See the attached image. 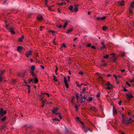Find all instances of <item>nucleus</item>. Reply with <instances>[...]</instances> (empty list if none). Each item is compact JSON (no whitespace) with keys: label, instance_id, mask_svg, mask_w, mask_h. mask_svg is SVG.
Wrapping results in <instances>:
<instances>
[{"label":"nucleus","instance_id":"nucleus-1","mask_svg":"<svg viewBox=\"0 0 134 134\" xmlns=\"http://www.w3.org/2000/svg\"><path fill=\"white\" fill-rule=\"evenodd\" d=\"M5 26L6 28L10 32L11 34H14L15 32L14 30V29L9 26L8 24L6 25Z\"/></svg>","mask_w":134,"mask_h":134},{"label":"nucleus","instance_id":"nucleus-2","mask_svg":"<svg viewBox=\"0 0 134 134\" xmlns=\"http://www.w3.org/2000/svg\"><path fill=\"white\" fill-rule=\"evenodd\" d=\"M7 111L6 110H3V108H1L0 110V116L3 117L6 114Z\"/></svg>","mask_w":134,"mask_h":134},{"label":"nucleus","instance_id":"nucleus-3","mask_svg":"<svg viewBox=\"0 0 134 134\" xmlns=\"http://www.w3.org/2000/svg\"><path fill=\"white\" fill-rule=\"evenodd\" d=\"M110 55H113L112 57H111L112 62H115L117 59V57L115 56V54L114 53H111Z\"/></svg>","mask_w":134,"mask_h":134},{"label":"nucleus","instance_id":"nucleus-4","mask_svg":"<svg viewBox=\"0 0 134 134\" xmlns=\"http://www.w3.org/2000/svg\"><path fill=\"white\" fill-rule=\"evenodd\" d=\"M58 110L57 108H54L52 110V112L53 114H55L56 115H58V114H60V113H56V112H57Z\"/></svg>","mask_w":134,"mask_h":134},{"label":"nucleus","instance_id":"nucleus-5","mask_svg":"<svg viewBox=\"0 0 134 134\" xmlns=\"http://www.w3.org/2000/svg\"><path fill=\"white\" fill-rule=\"evenodd\" d=\"M64 82L65 83V86L66 87V88H69V85L67 83V81L66 80V78L65 77H64Z\"/></svg>","mask_w":134,"mask_h":134},{"label":"nucleus","instance_id":"nucleus-6","mask_svg":"<svg viewBox=\"0 0 134 134\" xmlns=\"http://www.w3.org/2000/svg\"><path fill=\"white\" fill-rule=\"evenodd\" d=\"M106 18V17L105 16L103 17L102 18L98 17L96 19L98 21H100V20H102L105 19Z\"/></svg>","mask_w":134,"mask_h":134},{"label":"nucleus","instance_id":"nucleus-7","mask_svg":"<svg viewBox=\"0 0 134 134\" xmlns=\"http://www.w3.org/2000/svg\"><path fill=\"white\" fill-rule=\"evenodd\" d=\"M32 55V51L31 50L27 52L26 53L25 55L27 57H29V56Z\"/></svg>","mask_w":134,"mask_h":134},{"label":"nucleus","instance_id":"nucleus-8","mask_svg":"<svg viewBox=\"0 0 134 134\" xmlns=\"http://www.w3.org/2000/svg\"><path fill=\"white\" fill-rule=\"evenodd\" d=\"M126 96L128 99H130V98H133L134 97L132 96V94H126Z\"/></svg>","mask_w":134,"mask_h":134},{"label":"nucleus","instance_id":"nucleus-9","mask_svg":"<svg viewBox=\"0 0 134 134\" xmlns=\"http://www.w3.org/2000/svg\"><path fill=\"white\" fill-rule=\"evenodd\" d=\"M23 49V47L21 46H19L17 48V50L19 52L21 51Z\"/></svg>","mask_w":134,"mask_h":134},{"label":"nucleus","instance_id":"nucleus-10","mask_svg":"<svg viewBox=\"0 0 134 134\" xmlns=\"http://www.w3.org/2000/svg\"><path fill=\"white\" fill-rule=\"evenodd\" d=\"M30 73L31 75H32L33 77H36V75L34 71H30Z\"/></svg>","mask_w":134,"mask_h":134},{"label":"nucleus","instance_id":"nucleus-11","mask_svg":"<svg viewBox=\"0 0 134 134\" xmlns=\"http://www.w3.org/2000/svg\"><path fill=\"white\" fill-rule=\"evenodd\" d=\"M43 19L42 16L38 15L37 17V20L40 21H41Z\"/></svg>","mask_w":134,"mask_h":134},{"label":"nucleus","instance_id":"nucleus-12","mask_svg":"<svg viewBox=\"0 0 134 134\" xmlns=\"http://www.w3.org/2000/svg\"><path fill=\"white\" fill-rule=\"evenodd\" d=\"M73 28H71L70 29L66 31V33L67 34H69L73 30Z\"/></svg>","mask_w":134,"mask_h":134},{"label":"nucleus","instance_id":"nucleus-13","mask_svg":"<svg viewBox=\"0 0 134 134\" xmlns=\"http://www.w3.org/2000/svg\"><path fill=\"white\" fill-rule=\"evenodd\" d=\"M24 36L22 35L20 38L18 39V41L19 42H21L23 41V40L24 38Z\"/></svg>","mask_w":134,"mask_h":134},{"label":"nucleus","instance_id":"nucleus-14","mask_svg":"<svg viewBox=\"0 0 134 134\" xmlns=\"http://www.w3.org/2000/svg\"><path fill=\"white\" fill-rule=\"evenodd\" d=\"M35 69V65H33L31 66V70L30 71H34Z\"/></svg>","mask_w":134,"mask_h":134},{"label":"nucleus","instance_id":"nucleus-15","mask_svg":"<svg viewBox=\"0 0 134 134\" xmlns=\"http://www.w3.org/2000/svg\"><path fill=\"white\" fill-rule=\"evenodd\" d=\"M124 0H122L121 1V2L120 1H118L117 3H118L119 5H123L124 4Z\"/></svg>","mask_w":134,"mask_h":134},{"label":"nucleus","instance_id":"nucleus-16","mask_svg":"<svg viewBox=\"0 0 134 134\" xmlns=\"http://www.w3.org/2000/svg\"><path fill=\"white\" fill-rule=\"evenodd\" d=\"M68 9L70 10L71 11H72V12L74 11V10H73V7L72 5H70L68 8Z\"/></svg>","mask_w":134,"mask_h":134},{"label":"nucleus","instance_id":"nucleus-17","mask_svg":"<svg viewBox=\"0 0 134 134\" xmlns=\"http://www.w3.org/2000/svg\"><path fill=\"white\" fill-rule=\"evenodd\" d=\"M90 109L91 110H93L94 111L96 112L97 109L96 108L93 106H92L90 107Z\"/></svg>","mask_w":134,"mask_h":134},{"label":"nucleus","instance_id":"nucleus-18","mask_svg":"<svg viewBox=\"0 0 134 134\" xmlns=\"http://www.w3.org/2000/svg\"><path fill=\"white\" fill-rule=\"evenodd\" d=\"M75 12H77L78 11V9L76 5L74 6V8L73 10Z\"/></svg>","mask_w":134,"mask_h":134},{"label":"nucleus","instance_id":"nucleus-19","mask_svg":"<svg viewBox=\"0 0 134 134\" xmlns=\"http://www.w3.org/2000/svg\"><path fill=\"white\" fill-rule=\"evenodd\" d=\"M7 118V117L6 116H4L3 118H2L1 119V120L2 122H4L5 120H6Z\"/></svg>","mask_w":134,"mask_h":134},{"label":"nucleus","instance_id":"nucleus-20","mask_svg":"<svg viewBox=\"0 0 134 134\" xmlns=\"http://www.w3.org/2000/svg\"><path fill=\"white\" fill-rule=\"evenodd\" d=\"M133 122V121L132 120L131 122L130 121H127V122H126V123H125V124L126 125H127L129 124H130L132 122Z\"/></svg>","mask_w":134,"mask_h":134},{"label":"nucleus","instance_id":"nucleus-21","mask_svg":"<svg viewBox=\"0 0 134 134\" xmlns=\"http://www.w3.org/2000/svg\"><path fill=\"white\" fill-rule=\"evenodd\" d=\"M107 87H106V88L108 90H110L111 88H113V86H108Z\"/></svg>","mask_w":134,"mask_h":134},{"label":"nucleus","instance_id":"nucleus-22","mask_svg":"<svg viewBox=\"0 0 134 134\" xmlns=\"http://www.w3.org/2000/svg\"><path fill=\"white\" fill-rule=\"evenodd\" d=\"M34 83L35 84L38 83V79H37V78L36 77H35L34 79Z\"/></svg>","mask_w":134,"mask_h":134},{"label":"nucleus","instance_id":"nucleus-23","mask_svg":"<svg viewBox=\"0 0 134 134\" xmlns=\"http://www.w3.org/2000/svg\"><path fill=\"white\" fill-rule=\"evenodd\" d=\"M113 113L115 114H116L117 113L116 109H115V107L114 106H113Z\"/></svg>","mask_w":134,"mask_h":134},{"label":"nucleus","instance_id":"nucleus-24","mask_svg":"<svg viewBox=\"0 0 134 134\" xmlns=\"http://www.w3.org/2000/svg\"><path fill=\"white\" fill-rule=\"evenodd\" d=\"M108 27L106 26H103L102 27V30L104 31H106L107 30Z\"/></svg>","mask_w":134,"mask_h":134},{"label":"nucleus","instance_id":"nucleus-25","mask_svg":"<svg viewBox=\"0 0 134 134\" xmlns=\"http://www.w3.org/2000/svg\"><path fill=\"white\" fill-rule=\"evenodd\" d=\"M92 98L91 97L88 98V99H86V100H87L88 101H89V102L92 101Z\"/></svg>","mask_w":134,"mask_h":134},{"label":"nucleus","instance_id":"nucleus-26","mask_svg":"<svg viewBox=\"0 0 134 134\" xmlns=\"http://www.w3.org/2000/svg\"><path fill=\"white\" fill-rule=\"evenodd\" d=\"M68 24V23L67 22H65L64 24V25L63 26V27L64 28V29L66 27V26Z\"/></svg>","mask_w":134,"mask_h":134},{"label":"nucleus","instance_id":"nucleus-27","mask_svg":"<svg viewBox=\"0 0 134 134\" xmlns=\"http://www.w3.org/2000/svg\"><path fill=\"white\" fill-rule=\"evenodd\" d=\"M48 32H52V34H52L53 35V36L54 35L55 33V31H54V30L52 31V30H50L48 31Z\"/></svg>","mask_w":134,"mask_h":134},{"label":"nucleus","instance_id":"nucleus-28","mask_svg":"<svg viewBox=\"0 0 134 134\" xmlns=\"http://www.w3.org/2000/svg\"><path fill=\"white\" fill-rule=\"evenodd\" d=\"M55 67H56V69L55 70V74L56 75H57L58 73H57V70H58V66H55Z\"/></svg>","mask_w":134,"mask_h":134},{"label":"nucleus","instance_id":"nucleus-29","mask_svg":"<svg viewBox=\"0 0 134 134\" xmlns=\"http://www.w3.org/2000/svg\"><path fill=\"white\" fill-rule=\"evenodd\" d=\"M109 55L108 54H106V55L103 56V58H104L108 59L109 58Z\"/></svg>","mask_w":134,"mask_h":134},{"label":"nucleus","instance_id":"nucleus-30","mask_svg":"<svg viewBox=\"0 0 134 134\" xmlns=\"http://www.w3.org/2000/svg\"><path fill=\"white\" fill-rule=\"evenodd\" d=\"M33 79H28V81L29 83H30L31 82H33Z\"/></svg>","mask_w":134,"mask_h":134},{"label":"nucleus","instance_id":"nucleus-31","mask_svg":"<svg viewBox=\"0 0 134 134\" xmlns=\"http://www.w3.org/2000/svg\"><path fill=\"white\" fill-rule=\"evenodd\" d=\"M86 88H84L82 90V92H81V93H85V92L86 91Z\"/></svg>","mask_w":134,"mask_h":134},{"label":"nucleus","instance_id":"nucleus-32","mask_svg":"<svg viewBox=\"0 0 134 134\" xmlns=\"http://www.w3.org/2000/svg\"><path fill=\"white\" fill-rule=\"evenodd\" d=\"M122 87L123 88V91L124 92H126L128 91V90L126 89V88L125 87Z\"/></svg>","mask_w":134,"mask_h":134},{"label":"nucleus","instance_id":"nucleus-33","mask_svg":"<svg viewBox=\"0 0 134 134\" xmlns=\"http://www.w3.org/2000/svg\"><path fill=\"white\" fill-rule=\"evenodd\" d=\"M53 80L55 81H58V80L57 79V77H56L55 76H53Z\"/></svg>","mask_w":134,"mask_h":134},{"label":"nucleus","instance_id":"nucleus-34","mask_svg":"<svg viewBox=\"0 0 134 134\" xmlns=\"http://www.w3.org/2000/svg\"><path fill=\"white\" fill-rule=\"evenodd\" d=\"M5 127V126H0V131L3 129Z\"/></svg>","mask_w":134,"mask_h":134},{"label":"nucleus","instance_id":"nucleus-35","mask_svg":"<svg viewBox=\"0 0 134 134\" xmlns=\"http://www.w3.org/2000/svg\"><path fill=\"white\" fill-rule=\"evenodd\" d=\"M134 8V5H132V4L131 3L130 5V7H129V9H131V8Z\"/></svg>","mask_w":134,"mask_h":134},{"label":"nucleus","instance_id":"nucleus-36","mask_svg":"<svg viewBox=\"0 0 134 134\" xmlns=\"http://www.w3.org/2000/svg\"><path fill=\"white\" fill-rule=\"evenodd\" d=\"M102 77L100 76H99L98 78V81L101 80H102Z\"/></svg>","mask_w":134,"mask_h":134},{"label":"nucleus","instance_id":"nucleus-37","mask_svg":"<svg viewBox=\"0 0 134 134\" xmlns=\"http://www.w3.org/2000/svg\"><path fill=\"white\" fill-rule=\"evenodd\" d=\"M56 26H57V28L59 29H61L62 27V25H56Z\"/></svg>","mask_w":134,"mask_h":134},{"label":"nucleus","instance_id":"nucleus-38","mask_svg":"<svg viewBox=\"0 0 134 134\" xmlns=\"http://www.w3.org/2000/svg\"><path fill=\"white\" fill-rule=\"evenodd\" d=\"M106 85L107 86H109H109H113V85H112V84H111L110 82H108L106 84Z\"/></svg>","mask_w":134,"mask_h":134},{"label":"nucleus","instance_id":"nucleus-39","mask_svg":"<svg viewBox=\"0 0 134 134\" xmlns=\"http://www.w3.org/2000/svg\"><path fill=\"white\" fill-rule=\"evenodd\" d=\"M129 13L130 14H132L133 13V11L131 9H130L129 8Z\"/></svg>","mask_w":134,"mask_h":134},{"label":"nucleus","instance_id":"nucleus-40","mask_svg":"<svg viewBox=\"0 0 134 134\" xmlns=\"http://www.w3.org/2000/svg\"><path fill=\"white\" fill-rule=\"evenodd\" d=\"M3 77L2 76H0V83L3 80Z\"/></svg>","mask_w":134,"mask_h":134},{"label":"nucleus","instance_id":"nucleus-41","mask_svg":"<svg viewBox=\"0 0 134 134\" xmlns=\"http://www.w3.org/2000/svg\"><path fill=\"white\" fill-rule=\"evenodd\" d=\"M25 76V73H23L22 74H21V77H22L24 79Z\"/></svg>","mask_w":134,"mask_h":134},{"label":"nucleus","instance_id":"nucleus-42","mask_svg":"<svg viewBox=\"0 0 134 134\" xmlns=\"http://www.w3.org/2000/svg\"><path fill=\"white\" fill-rule=\"evenodd\" d=\"M63 3H65V2H63L60 3H57V4L58 5H62L63 4Z\"/></svg>","mask_w":134,"mask_h":134},{"label":"nucleus","instance_id":"nucleus-43","mask_svg":"<svg viewBox=\"0 0 134 134\" xmlns=\"http://www.w3.org/2000/svg\"><path fill=\"white\" fill-rule=\"evenodd\" d=\"M53 120L54 121H60V120L57 118H55L53 119Z\"/></svg>","mask_w":134,"mask_h":134},{"label":"nucleus","instance_id":"nucleus-44","mask_svg":"<svg viewBox=\"0 0 134 134\" xmlns=\"http://www.w3.org/2000/svg\"><path fill=\"white\" fill-rule=\"evenodd\" d=\"M75 98V97H73L72 98H71V102L73 104H74V98Z\"/></svg>","mask_w":134,"mask_h":134},{"label":"nucleus","instance_id":"nucleus-45","mask_svg":"<svg viewBox=\"0 0 134 134\" xmlns=\"http://www.w3.org/2000/svg\"><path fill=\"white\" fill-rule=\"evenodd\" d=\"M107 65V64L106 63H102L101 64V66H106Z\"/></svg>","mask_w":134,"mask_h":134},{"label":"nucleus","instance_id":"nucleus-46","mask_svg":"<svg viewBox=\"0 0 134 134\" xmlns=\"http://www.w3.org/2000/svg\"><path fill=\"white\" fill-rule=\"evenodd\" d=\"M75 109L76 111H77L78 109V106L77 105H75Z\"/></svg>","mask_w":134,"mask_h":134},{"label":"nucleus","instance_id":"nucleus-47","mask_svg":"<svg viewBox=\"0 0 134 134\" xmlns=\"http://www.w3.org/2000/svg\"><path fill=\"white\" fill-rule=\"evenodd\" d=\"M79 74L81 75H82L83 74V72L82 71H80V72H79Z\"/></svg>","mask_w":134,"mask_h":134},{"label":"nucleus","instance_id":"nucleus-48","mask_svg":"<svg viewBox=\"0 0 134 134\" xmlns=\"http://www.w3.org/2000/svg\"><path fill=\"white\" fill-rule=\"evenodd\" d=\"M105 47V46L104 44L102 45V46L100 47L101 49H103Z\"/></svg>","mask_w":134,"mask_h":134},{"label":"nucleus","instance_id":"nucleus-49","mask_svg":"<svg viewBox=\"0 0 134 134\" xmlns=\"http://www.w3.org/2000/svg\"><path fill=\"white\" fill-rule=\"evenodd\" d=\"M126 85H128L129 86L131 87V85L129 83V82L128 81H126Z\"/></svg>","mask_w":134,"mask_h":134},{"label":"nucleus","instance_id":"nucleus-50","mask_svg":"<svg viewBox=\"0 0 134 134\" xmlns=\"http://www.w3.org/2000/svg\"><path fill=\"white\" fill-rule=\"evenodd\" d=\"M65 131L67 132H70L69 129L68 128H65Z\"/></svg>","mask_w":134,"mask_h":134},{"label":"nucleus","instance_id":"nucleus-51","mask_svg":"<svg viewBox=\"0 0 134 134\" xmlns=\"http://www.w3.org/2000/svg\"><path fill=\"white\" fill-rule=\"evenodd\" d=\"M96 96L98 98L100 96V93H98L97 94Z\"/></svg>","mask_w":134,"mask_h":134},{"label":"nucleus","instance_id":"nucleus-52","mask_svg":"<svg viewBox=\"0 0 134 134\" xmlns=\"http://www.w3.org/2000/svg\"><path fill=\"white\" fill-rule=\"evenodd\" d=\"M121 57H125V53L124 52H123L122 53V54L121 55Z\"/></svg>","mask_w":134,"mask_h":134},{"label":"nucleus","instance_id":"nucleus-53","mask_svg":"<svg viewBox=\"0 0 134 134\" xmlns=\"http://www.w3.org/2000/svg\"><path fill=\"white\" fill-rule=\"evenodd\" d=\"M63 47L65 48H66V46L64 43H63L62 44L61 47Z\"/></svg>","mask_w":134,"mask_h":134},{"label":"nucleus","instance_id":"nucleus-54","mask_svg":"<svg viewBox=\"0 0 134 134\" xmlns=\"http://www.w3.org/2000/svg\"><path fill=\"white\" fill-rule=\"evenodd\" d=\"M81 123L82 124V128H85V126L84 125V123L83 122H82L81 121H80Z\"/></svg>","mask_w":134,"mask_h":134},{"label":"nucleus","instance_id":"nucleus-55","mask_svg":"<svg viewBox=\"0 0 134 134\" xmlns=\"http://www.w3.org/2000/svg\"><path fill=\"white\" fill-rule=\"evenodd\" d=\"M47 101V100H43L42 102L41 103L44 104Z\"/></svg>","mask_w":134,"mask_h":134},{"label":"nucleus","instance_id":"nucleus-56","mask_svg":"<svg viewBox=\"0 0 134 134\" xmlns=\"http://www.w3.org/2000/svg\"><path fill=\"white\" fill-rule=\"evenodd\" d=\"M77 85V86H78L79 88H80L81 87V85H80L77 83H76Z\"/></svg>","mask_w":134,"mask_h":134},{"label":"nucleus","instance_id":"nucleus-57","mask_svg":"<svg viewBox=\"0 0 134 134\" xmlns=\"http://www.w3.org/2000/svg\"><path fill=\"white\" fill-rule=\"evenodd\" d=\"M25 86H27L28 87V90H29V89H30V86L28 85H24Z\"/></svg>","mask_w":134,"mask_h":134},{"label":"nucleus","instance_id":"nucleus-58","mask_svg":"<svg viewBox=\"0 0 134 134\" xmlns=\"http://www.w3.org/2000/svg\"><path fill=\"white\" fill-rule=\"evenodd\" d=\"M91 48L93 49H96V47H95V46H92L91 47Z\"/></svg>","mask_w":134,"mask_h":134},{"label":"nucleus","instance_id":"nucleus-59","mask_svg":"<svg viewBox=\"0 0 134 134\" xmlns=\"http://www.w3.org/2000/svg\"><path fill=\"white\" fill-rule=\"evenodd\" d=\"M59 114V115L58 116L59 117V118L60 119V120H61L62 118V116H61L60 113V114Z\"/></svg>","mask_w":134,"mask_h":134},{"label":"nucleus","instance_id":"nucleus-60","mask_svg":"<svg viewBox=\"0 0 134 134\" xmlns=\"http://www.w3.org/2000/svg\"><path fill=\"white\" fill-rule=\"evenodd\" d=\"M46 94L47 95V97H49V94L47 93H44V94Z\"/></svg>","mask_w":134,"mask_h":134},{"label":"nucleus","instance_id":"nucleus-61","mask_svg":"<svg viewBox=\"0 0 134 134\" xmlns=\"http://www.w3.org/2000/svg\"><path fill=\"white\" fill-rule=\"evenodd\" d=\"M91 45V44L90 43L86 45V47H90Z\"/></svg>","mask_w":134,"mask_h":134},{"label":"nucleus","instance_id":"nucleus-62","mask_svg":"<svg viewBox=\"0 0 134 134\" xmlns=\"http://www.w3.org/2000/svg\"><path fill=\"white\" fill-rule=\"evenodd\" d=\"M79 119H80L78 117H77L76 118V120H77L78 121H80L79 120Z\"/></svg>","mask_w":134,"mask_h":134},{"label":"nucleus","instance_id":"nucleus-63","mask_svg":"<svg viewBox=\"0 0 134 134\" xmlns=\"http://www.w3.org/2000/svg\"><path fill=\"white\" fill-rule=\"evenodd\" d=\"M18 75L19 77H21V74H20V73H18Z\"/></svg>","mask_w":134,"mask_h":134},{"label":"nucleus","instance_id":"nucleus-64","mask_svg":"<svg viewBox=\"0 0 134 134\" xmlns=\"http://www.w3.org/2000/svg\"><path fill=\"white\" fill-rule=\"evenodd\" d=\"M43 133V132L42 131H38V133L40 134H42Z\"/></svg>","mask_w":134,"mask_h":134}]
</instances>
